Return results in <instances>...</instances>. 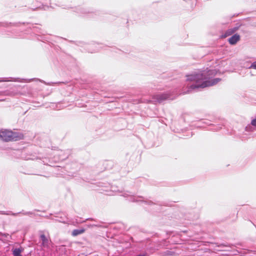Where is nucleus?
Returning a JSON list of instances; mask_svg holds the SVG:
<instances>
[{
    "label": "nucleus",
    "instance_id": "nucleus-1",
    "mask_svg": "<svg viewBox=\"0 0 256 256\" xmlns=\"http://www.w3.org/2000/svg\"><path fill=\"white\" fill-rule=\"evenodd\" d=\"M216 70H206L194 72L186 76V82L192 83L188 84V92L199 88H205L216 84L221 80L220 78H212L216 74Z\"/></svg>",
    "mask_w": 256,
    "mask_h": 256
},
{
    "label": "nucleus",
    "instance_id": "nucleus-2",
    "mask_svg": "<svg viewBox=\"0 0 256 256\" xmlns=\"http://www.w3.org/2000/svg\"><path fill=\"white\" fill-rule=\"evenodd\" d=\"M17 136L12 131L4 130L0 132V138L4 142L16 140Z\"/></svg>",
    "mask_w": 256,
    "mask_h": 256
},
{
    "label": "nucleus",
    "instance_id": "nucleus-3",
    "mask_svg": "<svg viewBox=\"0 0 256 256\" xmlns=\"http://www.w3.org/2000/svg\"><path fill=\"white\" fill-rule=\"evenodd\" d=\"M122 196L126 198H130V200L132 202H143L148 204H154L152 201L145 200L143 197L132 196L129 192H124Z\"/></svg>",
    "mask_w": 256,
    "mask_h": 256
},
{
    "label": "nucleus",
    "instance_id": "nucleus-4",
    "mask_svg": "<svg viewBox=\"0 0 256 256\" xmlns=\"http://www.w3.org/2000/svg\"><path fill=\"white\" fill-rule=\"evenodd\" d=\"M170 96L168 94H160L154 96L153 100L154 102H162L166 100H172Z\"/></svg>",
    "mask_w": 256,
    "mask_h": 256
},
{
    "label": "nucleus",
    "instance_id": "nucleus-5",
    "mask_svg": "<svg viewBox=\"0 0 256 256\" xmlns=\"http://www.w3.org/2000/svg\"><path fill=\"white\" fill-rule=\"evenodd\" d=\"M10 80H0V82H8V81H13V82H30L33 79H20V78H10Z\"/></svg>",
    "mask_w": 256,
    "mask_h": 256
},
{
    "label": "nucleus",
    "instance_id": "nucleus-6",
    "mask_svg": "<svg viewBox=\"0 0 256 256\" xmlns=\"http://www.w3.org/2000/svg\"><path fill=\"white\" fill-rule=\"evenodd\" d=\"M240 40V36L238 34H236L228 38V42L230 44L234 45Z\"/></svg>",
    "mask_w": 256,
    "mask_h": 256
},
{
    "label": "nucleus",
    "instance_id": "nucleus-7",
    "mask_svg": "<svg viewBox=\"0 0 256 256\" xmlns=\"http://www.w3.org/2000/svg\"><path fill=\"white\" fill-rule=\"evenodd\" d=\"M239 26H234V28H228V30L226 31L224 34L223 36L224 38H226L227 36H228L233 34H234L236 31H237L239 28Z\"/></svg>",
    "mask_w": 256,
    "mask_h": 256
},
{
    "label": "nucleus",
    "instance_id": "nucleus-8",
    "mask_svg": "<svg viewBox=\"0 0 256 256\" xmlns=\"http://www.w3.org/2000/svg\"><path fill=\"white\" fill-rule=\"evenodd\" d=\"M40 240L42 242V245L44 248H48L49 244V240L46 236L44 234H42L40 236Z\"/></svg>",
    "mask_w": 256,
    "mask_h": 256
},
{
    "label": "nucleus",
    "instance_id": "nucleus-9",
    "mask_svg": "<svg viewBox=\"0 0 256 256\" xmlns=\"http://www.w3.org/2000/svg\"><path fill=\"white\" fill-rule=\"evenodd\" d=\"M22 250V248H16L12 250V254L14 256H22L21 252Z\"/></svg>",
    "mask_w": 256,
    "mask_h": 256
},
{
    "label": "nucleus",
    "instance_id": "nucleus-10",
    "mask_svg": "<svg viewBox=\"0 0 256 256\" xmlns=\"http://www.w3.org/2000/svg\"><path fill=\"white\" fill-rule=\"evenodd\" d=\"M76 12L82 16H84L86 14L90 12L89 11H88L86 10L81 8H76Z\"/></svg>",
    "mask_w": 256,
    "mask_h": 256
},
{
    "label": "nucleus",
    "instance_id": "nucleus-11",
    "mask_svg": "<svg viewBox=\"0 0 256 256\" xmlns=\"http://www.w3.org/2000/svg\"><path fill=\"white\" fill-rule=\"evenodd\" d=\"M84 230L83 229L80 230H74L72 232L73 236H76L78 234H82L84 232Z\"/></svg>",
    "mask_w": 256,
    "mask_h": 256
},
{
    "label": "nucleus",
    "instance_id": "nucleus-12",
    "mask_svg": "<svg viewBox=\"0 0 256 256\" xmlns=\"http://www.w3.org/2000/svg\"><path fill=\"white\" fill-rule=\"evenodd\" d=\"M0 214H6V215H12L14 216H16L19 214V213H13L10 211H8V212L2 211V212H0Z\"/></svg>",
    "mask_w": 256,
    "mask_h": 256
},
{
    "label": "nucleus",
    "instance_id": "nucleus-13",
    "mask_svg": "<svg viewBox=\"0 0 256 256\" xmlns=\"http://www.w3.org/2000/svg\"><path fill=\"white\" fill-rule=\"evenodd\" d=\"M254 130V128L250 124L246 127V130L248 132L253 131Z\"/></svg>",
    "mask_w": 256,
    "mask_h": 256
},
{
    "label": "nucleus",
    "instance_id": "nucleus-14",
    "mask_svg": "<svg viewBox=\"0 0 256 256\" xmlns=\"http://www.w3.org/2000/svg\"><path fill=\"white\" fill-rule=\"evenodd\" d=\"M59 154L60 156V160H64L65 158H68V156H62V154H63L64 152L62 151H60L59 152Z\"/></svg>",
    "mask_w": 256,
    "mask_h": 256
},
{
    "label": "nucleus",
    "instance_id": "nucleus-15",
    "mask_svg": "<svg viewBox=\"0 0 256 256\" xmlns=\"http://www.w3.org/2000/svg\"><path fill=\"white\" fill-rule=\"evenodd\" d=\"M19 214H22L23 215H25V216H30V215H32L33 214V212H24V211H22L21 212H18Z\"/></svg>",
    "mask_w": 256,
    "mask_h": 256
},
{
    "label": "nucleus",
    "instance_id": "nucleus-16",
    "mask_svg": "<svg viewBox=\"0 0 256 256\" xmlns=\"http://www.w3.org/2000/svg\"><path fill=\"white\" fill-rule=\"evenodd\" d=\"M248 68L256 70V61L253 62Z\"/></svg>",
    "mask_w": 256,
    "mask_h": 256
},
{
    "label": "nucleus",
    "instance_id": "nucleus-17",
    "mask_svg": "<svg viewBox=\"0 0 256 256\" xmlns=\"http://www.w3.org/2000/svg\"><path fill=\"white\" fill-rule=\"evenodd\" d=\"M251 124L252 126H256V118L252 120L251 122Z\"/></svg>",
    "mask_w": 256,
    "mask_h": 256
},
{
    "label": "nucleus",
    "instance_id": "nucleus-18",
    "mask_svg": "<svg viewBox=\"0 0 256 256\" xmlns=\"http://www.w3.org/2000/svg\"><path fill=\"white\" fill-rule=\"evenodd\" d=\"M112 190L113 192H115L116 194V192H118V193H122V192H120L119 190H115V188H113V187H112Z\"/></svg>",
    "mask_w": 256,
    "mask_h": 256
},
{
    "label": "nucleus",
    "instance_id": "nucleus-19",
    "mask_svg": "<svg viewBox=\"0 0 256 256\" xmlns=\"http://www.w3.org/2000/svg\"><path fill=\"white\" fill-rule=\"evenodd\" d=\"M8 23H0V26H8Z\"/></svg>",
    "mask_w": 256,
    "mask_h": 256
},
{
    "label": "nucleus",
    "instance_id": "nucleus-20",
    "mask_svg": "<svg viewBox=\"0 0 256 256\" xmlns=\"http://www.w3.org/2000/svg\"><path fill=\"white\" fill-rule=\"evenodd\" d=\"M42 82L44 83L45 84H48V85H52L53 84H54V82H48V83H46L45 82L43 81V80H40Z\"/></svg>",
    "mask_w": 256,
    "mask_h": 256
},
{
    "label": "nucleus",
    "instance_id": "nucleus-21",
    "mask_svg": "<svg viewBox=\"0 0 256 256\" xmlns=\"http://www.w3.org/2000/svg\"><path fill=\"white\" fill-rule=\"evenodd\" d=\"M222 128L220 127V126H216L214 127V128H213L212 130H218Z\"/></svg>",
    "mask_w": 256,
    "mask_h": 256
},
{
    "label": "nucleus",
    "instance_id": "nucleus-22",
    "mask_svg": "<svg viewBox=\"0 0 256 256\" xmlns=\"http://www.w3.org/2000/svg\"><path fill=\"white\" fill-rule=\"evenodd\" d=\"M137 256H146V254H141L138 255Z\"/></svg>",
    "mask_w": 256,
    "mask_h": 256
}]
</instances>
